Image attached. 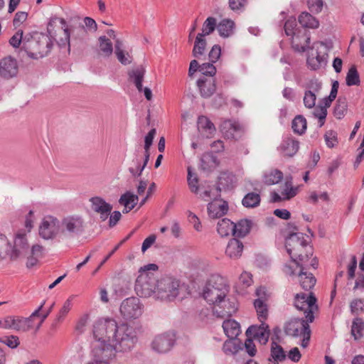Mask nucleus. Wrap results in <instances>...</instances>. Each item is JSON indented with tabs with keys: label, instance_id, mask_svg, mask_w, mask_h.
I'll use <instances>...</instances> for the list:
<instances>
[{
	"label": "nucleus",
	"instance_id": "34",
	"mask_svg": "<svg viewBox=\"0 0 364 364\" xmlns=\"http://www.w3.org/2000/svg\"><path fill=\"white\" fill-rule=\"evenodd\" d=\"M299 23L304 28H316L319 26L318 21L308 12H302L299 16Z\"/></svg>",
	"mask_w": 364,
	"mask_h": 364
},
{
	"label": "nucleus",
	"instance_id": "45",
	"mask_svg": "<svg viewBox=\"0 0 364 364\" xmlns=\"http://www.w3.org/2000/svg\"><path fill=\"white\" fill-rule=\"evenodd\" d=\"M283 178V173L277 169L271 171L264 176V181L267 185L278 183Z\"/></svg>",
	"mask_w": 364,
	"mask_h": 364
},
{
	"label": "nucleus",
	"instance_id": "24",
	"mask_svg": "<svg viewBox=\"0 0 364 364\" xmlns=\"http://www.w3.org/2000/svg\"><path fill=\"white\" fill-rule=\"evenodd\" d=\"M223 328L225 335L231 339H235L241 332L240 323L233 319L224 321Z\"/></svg>",
	"mask_w": 364,
	"mask_h": 364
},
{
	"label": "nucleus",
	"instance_id": "4",
	"mask_svg": "<svg viewBox=\"0 0 364 364\" xmlns=\"http://www.w3.org/2000/svg\"><path fill=\"white\" fill-rule=\"evenodd\" d=\"M309 237L302 232L290 234L286 238L285 247L291 259L295 262L306 264L313 255Z\"/></svg>",
	"mask_w": 364,
	"mask_h": 364
},
{
	"label": "nucleus",
	"instance_id": "49",
	"mask_svg": "<svg viewBox=\"0 0 364 364\" xmlns=\"http://www.w3.org/2000/svg\"><path fill=\"white\" fill-rule=\"evenodd\" d=\"M187 181L191 191L192 193H197L199 189L198 179L196 176H193L191 167H188Z\"/></svg>",
	"mask_w": 364,
	"mask_h": 364
},
{
	"label": "nucleus",
	"instance_id": "3",
	"mask_svg": "<svg viewBox=\"0 0 364 364\" xmlns=\"http://www.w3.org/2000/svg\"><path fill=\"white\" fill-rule=\"evenodd\" d=\"M316 298L312 292L308 295L304 293L296 294L294 297V306L299 311H304L306 320L304 318H292L287 322L284 329L287 335L298 337L309 330V323L314 319V314L318 311Z\"/></svg>",
	"mask_w": 364,
	"mask_h": 364
},
{
	"label": "nucleus",
	"instance_id": "40",
	"mask_svg": "<svg viewBox=\"0 0 364 364\" xmlns=\"http://www.w3.org/2000/svg\"><path fill=\"white\" fill-rule=\"evenodd\" d=\"M234 229V236L244 237L250 231V221L247 220H242L239 221L237 223H235Z\"/></svg>",
	"mask_w": 364,
	"mask_h": 364
},
{
	"label": "nucleus",
	"instance_id": "8",
	"mask_svg": "<svg viewBox=\"0 0 364 364\" xmlns=\"http://www.w3.org/2000/svg\"><path fill=\"white\" fill-rule=\"evenodd\" d=\"M61 233L69 237H75L84 231L85 220L81 215H69L60 221Z\"/></svg>",
	"mask_w": 364,
	"mask_h": 364
},
{
	"label": "nucleus",
	"instance_id": "5",
	"mask_svg": "<svg viewBox=\"0 0 364 364\" xmlns=\"http://www.w3.org/2000/svg\"><path fill=\"white\" fill-rule=\"evenodd\" d=\"M296 26V18L294 17L289 18L284 24L285 33L291 37L292 46L296 50L304 52L309 48L310 36L306 30L299 29Z\"/></svg>",
	"mask_w": 364,
	"mask_h": 364
},
{
	"label": "nucleus",
	"instance_id": "6",
	"mask_svg": "<svg viewBox=\"0 0 364 364\" xmlns=\"http://www.w3.org/2000/svg\"><path fill=\"white\" fill-rule=\"evenodd\" d=\"M159 283V280L154 277V274L143 273L139 274L136 280L135 291L141 297L153 296L156 299V291H158Z\"/></svg>",
	"mask_w": 364,
	"mask_h": 364
},
{
	"label": "nucleus",
	"instance_id": "16",
	"mask_svg": "<svg viewBox=\"0 0 364 364\" xmlns=\"http://www.w3.org/2000/svg\"><path fill=\"white\" fill-rule=\"evenodd\" d=\"M28 250V245L26 235L18 234L14 240V245L11 247L9 257L11 259L16 260L24 256Z\"/></svg>",
	"mask_w": 364,
	"mask_h": 364
},
{
	"label": "nucleus",
	"instance_id": "30",
	"mask_svg": "<svg viewBox=\"0 0 364 364\" xmlns=\"http://www.w3.org/2000/svg\"><path fill=\"white\" fill-rule=\"evenodd\" d=\"M156 134V129H151L149 133L145 136L144 138V159L143 162V166L140 170V171H143L144 168L148 164V161L149 160V149L151 146L152 145L153 140L155 137V135Z\"/></svg>",
	"mask_w": 364,
	"mask_h": 364
},
{
	"label": "nucleus",
	"instance_id": "35",
	"mask_svg": "<svg viewBox=\"0 0 364 364\" xmlns=\"http://www.w3.org/2000/svg\"><path fill=\"white\" fill-rule=\"evenodd\" d=\"M235 23L230 19H223L217 26L219 35L222 37L227 38L233 33Z\"/></svg>",
	"mask_w": 364,
	"mask_h": 364
},
{
	"label": "nucleus",
	"instance_id": "50",
	"mask_svg": "<svg viewBox=\"0 0 364 364\" xmlns=\"http://www.w3.org/2000/svg\"><path fill=\"white\" fill-rule=\"evenodd\" d=\"M142 166L143 164L141 165V158L138 154H135V157L132 160V165L129 168V171L134 177H139L142 173V171H140Z\"/></svg>",
	"mask_w": 364,
	"mask_h": 364
},
{
	"label": "nucleus",
	"instance_id": "9",
	"mask_svg": "<svg viewBox=\"0 0 364 364\" xmlns=\"http://www.w3.org/2000/svg\"><path fill=\"white\" fill-rule=\"evenodd\" d=\"M119 311L124 319H136L142 315L144 306L138 298L129 297L122 302Z\"/></svg>",
	"mask_w": 364,
	"mask_h": 364
},
{
	"label": "nucleus",
	"instance_id": "48",
	"mask_svg": "<svg viewBox=\"0 0 364 364\" xmlns=\"http://www.w3.org/2000/svg\"><path fill=\"white\" fill-rule=\"evenodd\" d=\"M240 348L239 343L235 339L229 338L223 346V350L226 355L235 354Z\"/></svg>",
	"mask_w": 364,
	"mask_h": 364
},
{
	"label": "nucleus",
	"instance_id": "42",
	"mask_svg": "<svg viewBox=\"0 0 364 364\" xmlns=\"http://www.w3.org/2000/svg\"><path fill=\"white\" fill-rule=\"evenodd\" d=\"M306 120L302 115H297L292 121L291 127L295 133L302 134L306 129Z\"/></svg>",
	"mask_w": 364,
	"mask_h": 364
},
{
	"label": "nucleus",
	"instance_id": "58",
	"mask_svg": "<svg viewBox=\"0 0 364 364\" xmlns=\"http://www.w3.org/2000/svg\"><path fill=\"white\" fill-rule=\"evenodd\" d=\"M170 231L174 238L178 239L181 237L183 229L178 220L176 219L171 220Z\"/></svg>",
	"mask_w": 364,
	"mask_h": 364
},
{
	"label": "nucleus",
	"instance_id": "52",
	"mask_svg": "<svg viewBox=\"0 0 364 364\" xmlns=\"http://www.w3.org/2000/svg\"><path fill=\"white\" fill-rule=\"evenodd\" d=\"M10 249L11 245L7 237L0 233V259L4 258L6 255H9Z\"/></svg>",
	"mask_w": 364,
	"mask_h": 364
},
{
	"label": "nucleus",
	"instance_id": "62",
	"mask_svg": "<svg viewBox=\"0 0 364 364\" xmlns=\"http://www.w3.org/2000/svg\"><path fill=\"white\" fill-rule=\"evenodd\" d=\"M308 5L312 13L318 14L322 11L323 1V0H309Z\"/></svg>",
	"mask_w": 364,
	"mask_h": 364
},
{
	"label": "nucleus",
	"instance_id": "31",
	"mask_svg": "<svg viewBox=\"0 0 364 364\" xmlns=\"http://www.w3.org/2000/svg\"><path fill=\"white\" fill-rule=\"evenodd\" d=\"M306 63L311 70H316L326 63V58L323 55H321L318 51L312 52L308 55Z\"/></svg>",
	"mask_w": 364,
	"mask_h": 364
},
{
	"label": "nucleus",
	"instance_id": "14",
	"mask_svg": "<svg viewBox=\"0 0 364 364\" xmlns=\"http://www.w3.org/2000/svg\"><path fill=\"white\" fill-rule=\"evenodd\" d=\"M247 337L257 340L261 344H266L269 340L270 331L269 326L264 322H261L259 326H251L246 331Z\"/></svg>",
	"mask_w": 364,
	"mask_h": 364
},
{
	"label": "nucleus",
	"instance_id": "15",
	"mask_svg": "<svg viewBox=\"0 0 364 364\" xmlns=\"http://www.w3.org/2000/svg\"><path fill=\"white\" fill-rule=\"evenodd\" d=\"M298 187L294 186L291 181L287 180L284 184L280 187L281 194L274 191L271 193L272 202L287 200L296 196L298 193Z\"/></svg>",
	"mask_w": 364,
	"mask_h": 364
},
{
	"label": "nucleus",
	"instance_id": "59",
	"mask_svg": "<svg viewBox=\"0 0 364 364\" xmlns=\"http://www.w3.org/2000/svg\"><path fill=\"white\" fill-rule=\"evenodd\" d=\"M321 82L316 78L309 80L304 85V87L306 89V91H311V92L314 93L319 92V90L321 89Z\"/></svg>",
	"mask_w": 364,
	"mask_h": 364
},
{
	"label": "nucleus",
	"instance_id": "11",
	"mask_svg": "<svg viewBox=\"0 0 364 364\" xmlns=\"http://www.w3.org/2000/svg\"><path fill=\"white\" fill-rule=\"evenodd\" d=\"M175 336L173 333H166L155 336L151 342V348L158 353H166L173 346Z\"/></svg>",
	"mask_w": 364,
	"mask_h": 364
},
{
	"label": "nucleus",
	"instance_id": "61",
	"mask_svg": "<svg viewBox=\"0 0 364 364\" xmlns=\"http://www.w3.org/2000/svg\"><path fill=\"white\" fill-rule=\"evenodd\" d=\"M14 316H7L0 319V328L4 329H14L15 323Z\"/></svg>",
	"mask_w": 364,
	"mask_h": 364
},
{
	"label": "nucleus",
	"instance_id": "27",
	"mask_svg": "<svg viewBox=\"0 0 364 364\" xmlns=\"http://www.w3.org/2000/svg\"><path fill=\"white\" fill-rule=\"evenodd\" d=\"M99 53L105 58L110 57L114 50L113 44L110 39L105 36H101L98 38Z\"/></svg>",
	"mask_w": 364,
	"mask_h": 364
},
{
	"label": "nucleus",
	"instance_id": "38",
	"mask_svg": "<svg viewBox=\"0 0 364 364\" xmlns=\"http://www.w3.org/2000/svg\"><path fill=\"white\" fill-rule=\"evenodd\" d=\"M33 327L31 323V318L16 316L14 329L17 331L26 332Z\"/></svg>",
	"mask_w": 364,
	"mask_h": 364
},
{
	"label": "nucleus",
	"instance_id": "44",
	"mask_svg": "<svg viewBox=\"0 0 364 364\" xmlns=\"http://www.w3.org/2000/svg\"><path fill=\"white\" fill-rule=\"evenodd\" d=\"M198 129L199 131L207 132L208 134H212L215 130L214 124L205 116L198 117Z\"/></svg>",
	"mask_w": 364,
	"mask_h": 364
},
{
	"label": "nucleus",
	"instance_id": "43",
	"mask_svg": "<svg viewBox=\"0 0 364 364\" xmlns=\"http://www.w3.org/2000/svg\"><path fill=\"white\" fill-rule=\"evenodd\" d=\"M217 26V21L215 18L211 16L208 17L203 24L202 32L199 33L198 35H201L203 37L208 36L215 31Z\"/></svg>",
	"mask_w": 364,
	"mask_h": 364
},
{
	"label": "nucleus",
	"instance_id": "46",
	"mask_svg": "<svg viewBox=\"0 0 364 364\" xmlns=\"http://www.w3.org/2000/svg\"><path fill=\"white\" fill-rule=\"evenodd\" d=\"M364 330V322L360 318H355L353 321L351 326V333L355 340L360 338L363 336L362 331Z\"/></svg>",
	"mask_w": 364,
	"mask_h": 364
},
{
	"label": "nucleus",
	"instance_id": "47",
	"mask_svg": "<svg viewBox=\"0 0 364 364\" xmlns=\"http://www.w3.org/2000/svg\"><path fill=\"white\" fill-rule=\"evenodd\" d=\"M346 82L348 86L358 85L360 84V76L355 66H352L348 70Z\"/></svg>",
	"mask_w": 364,
	"mask_h": 364
},
{
	"label": "nucleus",
	"instance_id": "13",
	"mask_svg": "<svg viewBox=\"0 0 364 364\" xmlns=\"http://www.w3.org/2000/svg\"><path fill=\"white\" fill-rule=\"evenodd\" d=\"M92 210L100 215L102 221L106 220L111 213L112 205L107 203L102 197L94 196L89 199Z\"/></svg>",
	"mask_w": 364,
	"mask_h": 364
},
{
	"label": "nucleus",
	"instance_id": "63",
	"mask_svg": "<svg viewBox=\"0 0 364 364\" xmlns=\"http://www.w3.org/2000/svg\"><path fill=\"white\" fill-rule=\"evenodd\" d=\"M221 55V48L219 45H214L208 53L209 60L211 63H215Z\"/></svg>",
	"mask_w": 364,
	"mask_h": 364
},
{
	"label": "nucleus",
	"instance_id": "20",
	"mask_svg": "<svg viewBox=\"0 0 364 364\" xmlns=\"http://www.w3.org/2000/svg\"><path fill=\"white\" fill-rule=\"evenodd\" d=\"M197 85L203 97H210L216 90L215 81L213 77H202L197 81Z\"/></svg>",
	"mask_w": 364,
	"mask_h": 364
},
{
	"label": "nucleus",
	"instance_id": "41",
	"mask_svg": "<svg viewBox=\"0 0 364 364\" xmlns=\"http://www.w3.org/2000/svg\"><path fill=\"white\" fill-rule=\"evenodd\" d=\"M254 306L259 321L264 322L268 316V309L266 301H262L259 299H255Z\"/></svg>",
	"mask_w": 364,
	"mask_h": 364
},
{
	"label": "nucleus",
	"instance_id": "26",
	"mask_svg": "<svg viewBox=\"0 0 364 364\" xmlns=\"http://www.w3.org/2000/svg\"><path fill=\"white\" fill-rule=\"evenodd\" d=\"M146 70L143 67H138L129 73L131 80L134 83L139 92H142V81L145 75Z\"/></svg>",
	"mask_w": 364,
	"mask_h": 364
},
{
	"label": "nucleus",
	"instance_id": "53",
	"mask_svg": "<svg viewBox=\"0 0 364 364\" xmlns=\"http://www.w3.org/2000/svg\"><path fill=\"white\" fill-rule=\"evenodd\" d=\"M220 188L218 187H209L208 190H205L200 194V198L204 200H208L211 198L218 199L217 197L220 196Z\"/></svg>",
	"mask_w": 364,
	"mask_h": 364
},
{
	"label": "nucleus",
	"instance_id": "29",
	"mask_svg": "<svg viewBox=\"0 0 364 364\" xmlns=\"http://www.w3.org/2000/svg\"><path fill=\"white\" fill-rule=\"evenodd\" d=\"M235 223L228 218H223L218 223L217 231L221 237L234 235Z\"/></svg>",
	"mask_w": 364,
	"mask_h": 364
},
{
	"label": "nucleus",
	"instance_id": "23",
	"mask_svg": "<svg viewBox=\"0 0 364 364\" xmlns=\"http://www.w3.org/2000/svg\"><path fill=\"white\" fill-rule=\"evenodd\" d=\"M242 242L234 238L228 242L225 250V255L231 259H237L242 255Z\"/></svg>",
	"mask_w": 364,
	"mask_h": 364
},
{
	"label": "nucleus",
	"instance_id": "21",
	"mask_svg": "<svg viewBox=\"0 0 364 364\" xmlns=\"http://www.w3.org/2000/svg\"><path fill=\"white\" fill-rule=\"evenodd\" d=\"M299 148V142L292 137L284 138L279 150L284 156L291 157L296 154Z\"/></svg>",
	"mask_w": 364,
	"mask_h": 364
},
{
	"label": "nucleus",
	"instance_id": "18",
	"mask_svg": "<svg viewBox=\"0 0 364 364\" xmlns=\"http://www.w3.org/2000/svg\"><path fill=\"white\" fill-rule=\"evenodd\" d=\"M18 65L16 60L11 56L3 58L0 62V74L5 78H11L16 75Z\"/></svg>",
	"mask_w": 364,
	"mask_h": 364
},
{
	"label": "nucleus",
	"instance_id": "55",
	"mask_svg": "<svg viewBox=\"0 0 364 364\" xmlns=\"http://www.w3.org/2000/svg\"><path fill=\"white\" fill-rule=\"evenodd\" d=\"M316 100V93L311 91H305L303 102L304 106L308 109L314 107Z\"/></svg>",
	"mask_w": 364,
	"mask_h": 364
},
{
	"label": "nucleus",
	"instance_id": "54",
	"mask_svg": "<svg viewBox=\"0 0 364 364\" xmlns=\"http://www.w3.org/2000/svg\"><path fill=\"white\" fill-rule=\"evenodd\" d=\"M324 139L328 148H333L338 144L337 133L335 131H327L324 135Z\"/></svg>",
	"mask_w": 364,
	"mask_h": 364
},
{
	"label": "nucleus",
	"instance_id": "25",
	"mask_svg": "<svg viewBox=\"0 0 364 364\" xmlns=\"http://www.w3.org/2000/svg\"><path fill=\"white\" fill-rule=\"evenodd\" d=\"M138 200L139 198L136 195H134L129 191L122 195L119 200V203L120 205L124 206L123 213H127L131 210H132L136 205Z\"/></svg>",
	"mask_w": 364,
	"mask_h": 364
},
{
	"label": "nucleus",
	"instance_id": "10",
	"mask_svg": "<svg viewBox=\"0 0 364 364\" xmlns=\"http://www.w3.org/2000/svg\"><path fill=\"white\" fill-rule=\"evenodd\" d=\"M61 233L60 221L55 216L46 215L39 225V235L45 240L55 238Z\"/></svg>",
	"mask_w": 364,
	"mask_h": 364
},
{
	"label": "nucleus",
	"instance_id": "33",
	"mask_svg": "<svg viewBox=\"0 0 364 364\" xmlns=\"http://www.w3.org/2000/svg\"><path fill=\"white\" fill-rule=\"evenodd\" d=\"M60 23L63 28V37L59 38L58 41V44L59 48L63 50L64 49V52L65 53L69 54L70 51V34L68 28L66 27V22L63 18L59 19Z\"/></svg>",
	"mask_w": 364,
	"mask_h": 364
},
{
	"label": "nucleus",
	"instance_id": "36",
	"mask_svg": "<svg viewBox=\"0 0 364 364\" xmlns=\"http://www.w3.org/2000/svg\"><path fill=\"white\" fill-rule=\"evenodd\" d=\"M348 109V103L346 97H338L333 108V115L338 119H343Z\"/></svg>",
	"mask_w": 364,
	"mask_h": 364
},
{
	"label": "nucleus",
	"instance_id": "57",
	"mask_svg": "<svg viewBox=\"0 0 364 364\" xmlns=\"http://www.w3.org/2000/svg\"><path fill=\"white\" fill-rule=\"evenodd\" d=\"M350 310L352 314L358 315L364 311V300L360 299H356L351 301Z\"/></svg>",
	"mask_w": 364,
	"mask_h": 364
},
{
	"label": "nucleus",
	"instance_id": "51",
	"mask_svg": "<svg viewBox=\"0 0 364 364\" xmlns=\"http://www.w3.org/2000/svg\"><path fill=\"white\" fill-rule=\"evenodd\" d=\"M200 73L203 77H213L216 73V68L213 63H205L200 65Z\"/></svg>",
	"mask_w": 364,
	"mask_h": 364
},
{
	"label": "nucleus",
	"instance_id": "7",
	"mask_svg": "<svg viewBox=\"0 0 364 364\" xmlns=\"http://www.w3.org/2000/svg\"><path fill=\"white\" fill-rule=\"evenodd\" d=\"M156 299L171 301L179 294V282L171 277L159 279Z\"/></svg>",
	"mask_w": 364,
	"mask_h": 364
},
{
	"label": "nucleus",
	"instance_id": "17",
	"mask_svg": "<svg viewBox=\"0 0 364 364\" xmlns=\"http://www.w3.org/2000/svg\"><path fill=\"white\" fill-rule=\"evenodd\" d=\"M296 266L300 267L298 277L301 287L306 291L311 289L314 287L316 279L313 274L304 271V269L308 267L309 264L306 263L300 264L297 262Z\"/></svg>",
	"mask_w": 364,
	"mask_h": 364
},
{
	"label": "nucleus",
	"instance_id": "28",
	"mask_svg": "<svg viewBox=\"0 0 364 364\" xmlns=\"http://www.w3.org/2000/svg\"><path fill=\"white\" fill-rule=\"evenodd\" d=\"M271 358L269 359V364H279L286 358V354L283 348L276 342L272 343Z\"/></svg>",
	"mask_w": 364,
	"mask_h": 364
},
{
	"label": "nucleus",
	"instance_id": "2",
	"mask_svg": "<svg viewBox=\"0 0 364 364\" xmlns=\"http://www.w3.org/2000/svg\"><path fill=\"white\" fill-rule=\"evenodd\" d=\"M229 287L220 275H211L203 290V297L213 306V314L219 318L231 316L237 310V304L228 297Z\"/></svg>",
	"mask_w": 364,
	"mask_h": 364
},
{
	"label": "nucleus",
	"instance_id": "32",
	"mask_svg": "<svg viewBox=\"0 0 364 364\" xmlns=\"http://www.w3.org/2000/svg\"><path fill=\"white\" fill-rule=\"evenodd\" d=\"M75 295L70 296L63 303L58 315L56 316L55 319L54 320L53 326H57L58 323H61L64 320L65 317L70 311L73 306V301L75 298Z\"/></svg>",
	"mask_w": 364,
	"mask_h": 364
},
{
	"label": "nucleus",
	"instance_id": "1",
	"mask_svg": "<svg viewBox=\"0 0 364 364\" xmlns=\"http://www.w3.org/2000/svg\"><path fill=\"white\" fill-rule=\"evenodd\" d=\"M92 331V360L89 364H109V360L114 359L117 353L129 352L138 341L136 328L109 317L97 319Z\"/></svg>",
	"mask_w": 364,
	"mask_h": 364
},
{
	"label": "nucleus",
	"instance_id": "39",
	"mask_svg": "<svg viewBox=\"0 0 364 364\" xmlns=\"http://www.w3.org/2000/svg\"><path fill=\"white\" fill-rule=\"evenodd\" d=\"M260 203V196L256 193H249L245 196L242 200V205L249 208L258 206Z\"/></svg>",
	"mask_w": 364,
	"mask_h": 364
},
{
	"label": "nucleus",
	"instance_id": "19",
	"mask_svg": "<svg viewBox=\"0 0 364 364\" xmlns=\"http://www.w3.org/2000/svg\"><path fill=\"white\" fill-rule=\"evenodd\" d=\"M208 213L210 218H218L225 215L228 210V204L220 199H214L208 204Z\"/></svg>",
	"mask_w": 364,
	"mask_h": 364
},
{
	"label": "nucleus",
	"instance_id": "37",
	"mask_svg": "<svg viewBox=\"0 0 364 364\" xmlns=\"http://www.w3.org/2000/svg\"><path fill=\"white\" fill-rule=\"evenodd\" d=\"M205 47L206 41L205 37L201 36V35H197L192 51L193 55L200 59V57L205 54Z\"/></svg>",
	"mask_w": 364,
	"mask_h": 364
},
{
	"label": "nucleus",
	"instance_id": "56",
	"mask_svg": "<svg viewBox=\"0 0 364 364\" xmlns=\"http://www.w3.org/2000/svg\"><path fill=\"white\" fill-rule=\"evenodd\" d=\"M314 116L318 119V126L321 127L324 123L327 116V109L325 107L318 106L314 111Z\"/></svg>",
	"mask_w": 364,
	"mask_h": 364
},
{
	"label": "nucleus",
	"instance_id": "22",
	"mask_svg": "<svg viewBox=\"0 0 364 364\" xmlns=\"http://www.w3.org/2000/svg\"><path fill=\"white\" fill-rule=\"evenodd\" d=\"M114 53L120 63L124 65H129L132 61V57L125 50V46L121 39H116L114 44Z\"/></svg>",
	"mask_w": 364,
	"mask_h": 364
},
{
	"label": "nucleus",
	"instance_id": "12",
	"mask_svg": "<svg viewBox=\"0 0 364 364\" xmlns=\"http://www.w3.org/2000/svg\"><path fill=\"white\" fill-rule=\"evenodd\" d=\"M220 129L224 136L227 139H237L240 138L244 132V127L238 122L232 119L223 120Z\"/></svg>",
	"mask_w": 364,
	"mask_h": 364
},
{
	"label": "nucleus",
	"instance_id": "60",
	"mask_svg": "<svg viewBox=\"0 0 364 364\" xmlns=\"http://www.w3.org/2000/svg\"><path fill=\"white\" fill-rule=\"evenodd\" d=\"M187 215L189 222L193 224V228L196 231L200 232L202 230V225L198 217L195 213L190 210L187 212Z\"/></svg>",
	"mask_w": 364,
	"mask_h": 364
},
{
	"label": "nucleus",
	"instance_id": "64",
	"mask_svg": "<svg viewBox=\"0 0 364 364\" xmlns=\"http://www.w3.org/2000/svg\"><path fill=\"white\" fill-rule=\"evenodd\" d=\"M0 342L4 343L11 348H15L19 345L18 337L14 336L0 338Z\"/></svg>",
	"mask_w": 364,
	"mask_h": 364
}]
</instances>
